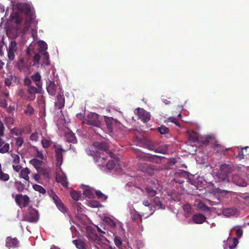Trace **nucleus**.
<instances>
[{"label":"nucleus","mask_w":249,"mask_h":249,"mask_svg":"<svg viewBox=\"0 0 249 249\" xmlns=\"http://www.w3.org/2000/svg\"><path fill=\"white\" fill-rule=\"evenodd\" d=\"M17 12L13 14V18L17 24H20L23 18V15L25 16V22L24 28L28 30L30 24L35 20V12L32 10L30 5L26 3H18L16 5Z\"/></svg>","instance_id":"1"},{"label":"nucleus","mask_w":249,"mask_h":249,"mask_svg":"<svg viewBox=\"0 0 249 249\" xmlns=\"http://www.w3.org/2000/svg\"><path fill=\"white\" fill-rule=\"evenodd\" d=\"M18 204L23 213V219L25 221L36 223L38 220V211L33 208L31 203H18Z\"/></svg>","instance_id":"2"},{"label":"nucleus","mask_w":249,"mask_h":249,"mask_svg":"<svg viewBox=\"0 0 249 249\" xmlns=\"http://www.w3.org/2000/svg\"><path fill=\"white\" fill-rule=\"evenodd\" d=\"M200 142L202 144L205 145L211 144L212 147L216 150L217 153L223 155L225 154L226 151L231 150V148H225L224 146L219 144L213 135H208L202 138Z\"/></svg>","instance_id":"3"},{"label":"nucleus","mask_w":249,"mask_h":249,"mask_svg":"<svg viewBox=\"0 0 249 249\" xmlns=\"http://www.w3.org/2000/svg\"><path fill=\"white\" fill-rule=\"evenodd\" d=\"M83 123L89 125V128L93 129L97 134H100V132L102 131L99 116L96 113L90 112L88 114Z\"/></svg>","instance_id":"4"},{"label":"nucleus","mask_w":249,"mask_h":249,"mask_svg":"<svg viewBox=\"0 0 249 249\" xmlns=\"http://www.w3.org/2000/svg\"><path fill=\"white\" fill-rule=\"evenodd\" d=\"M174 180L176 182L182 184V187L183 191L187 193H191V189L189 187L190 185L193 186L192 183H190V178L188 173L185 171H181L177 172L175 175Z\"/></svg>","instance_id":"5"},{"label":"nucleus","mask_w":249,"mask_h":249,"mask_svg":"<svg viewBox=\"0 0 249 249\" xmlns=\"http://www.w3.org/2000/svg\"><path fill=\"white\" fill-rule=\"evenodd\" d=\"M104 220L107 225L118 231L119 233L124 232V230L123 228V224L114 217L105 216Z\"/></svg>","instance_id":"6"},{"label":"nucleus","mask_w":249,"mask_h":249,"mask_svg":"<svg viewBox=\"0 0 249 249\" xmlns=\"http://www.w3.org/2000/svg\"><path fill=\"white\" fill-rule=\"evenodd\" d=\"M235 230L236 231V235L237 237H234L233 239L228 238V241L229 242V249H233L238 245V238H241L243 235V230L241 228H238V226H235L232 228L231 231Z\"/></svg>","instance_id":"7"},{"label":"nucleus","mask_w":249,"mask_h":249,"mask_svg":"<svg viewBox=\"0 0 249 249\" xmlns=\"http://www.w3.org/2000/svg\"><path fill=\"white\" fill-rule=\"evenodd\" d=\"M157 208L158 209H164L165 208V206L163 205V203H145L144 206V211H149L150 213L148 212H146V213L147 214V217L152 214L156 210Z\"/></svg>","instance_id":"8"},{"label":"nucleus","mask_w":249,"mask_h":249,"mask_svg":"<svg viewBox=\"0 0 249 249\" xmlns=\"http://www.w3.org/2000/svg\"><path fill=\"white\" fill-rule=\"evenodd\" d=\"M235 193L231 191L218 188L216 190V193L214 195L217 196V200L222 201L224 198H228L232 195H235Z\"/></svg>","instance_id":"9"},{"label":"nucleus","mask_w":249,"mask_h":249,"mask_svg":"<svg viewBox=\"0 0 249 249\" xmlns=\"http://www.w3.org/2000/svg\"><path fill=\"white\" fill-rule=\"evenodd\" d=\"M18 51L17 43L15 40H12L10 41L8 50H7V56L9 60L12 61L14 60L15 57V53Z\"/></svg>","instance_id":"10"},{"label":"nucleus","mask_w":249,"mask_h":249,"mask_svg":"<svg viewBox=\"0 0 249 249\" xmlns=\"http://www.w3.org/2000/svg\"><path fill=\"white\" fill-rule=\"evenodd\" d=\"M81 188L83 190V195L86 198L91 199L94 198L95 193V189L88 185L84 184L81 185Z\"/></svg>","instance_id":"11"},{"label":"nucleus","mask_w":249,"mask_h":249,"mask_svg":"<svg viewBox=\"0 0 249 249\" xmlns=\"http://www.w3.org/2000/svg\"><path fill=\"white\" fill-rule=\"evenodd\" d=\"M140 169L150 176L154 174V171L156 170L155 166L153 165L148 164L145 163H142L140 164Z\"/></svg>","instance_id":"12"},{"label":"nucleus","mask_w":249,"mask_h":249,"mask_svg":"<svg viewBox=\"0 0 249 249\" xmlns=\"http://www.w3.org/2000/svg\"><path fill=\"white\" fill-rule=\"evenodd\" d=\"M54 106L58 109L63 108L65 106V98L63 94L59 93L56 96Z\"/></svg>","instance_id":"13"},{"label":"nucleus","mask_w":249,"mask_h":249,"mask_svg":"<svg viewBox=\"0 0 249 249\" xmlns=\"http://www.w3.org/2000/svg\"><path fill=\"white\" fill-rule=\"evenodd\" d=\"M223 214L227 217L238 216L239 215V211L235 208H229L224 209L222 211Z\"/></svg>","instance_id":"14"},{"label":"nucleus","mask_w":249,"mask_h":249,"mask_svg":"<svg viewBox=\"0 0 249 249\" xmlns=\"http://www.w3.org/2000/svg\"><path fill=\"white\" fill-rule=\"evenodd\" d=\"M232 180L235 184L239 186L245 187L247 185V182L246 180L238 175H233Z\"/></svg>","instance_id":"15"},{"label":"nucleus","mask_w":249,"mask_h":249,"mask_svg":"<svg viewBox=\"0 0 249 249\" xmlns=\"http://www.w3.org/2000/svg\"><path fill=\"white\" fill-rule=\"evenodd\" d=\"M19 242L17 238L7 237L6 239V246L7 248H17L19 247Z\"/></svg>","instance_id":"16"},{"label":"nucleus","mask_w":249,"mask_h":249,"mask_svg":"<svg viewBox=\"0 0 249 249\" xmlns=\"http://www.w3.org/2000/svg\"><path fill=\"white\" fill-rule=\"evenodd\" d=\"M39 89H38L37 87L36 88L32 85L28 87L27 91L31 96V97H28L26 100L29 101L34 100L36 97L35 94L39 93Z\"/></svg>","instance_id":"17"},{"label":"nucleus","mask_w":249,"mask_h":249,"mask_svg":"<svg viewBox=\"0 0 249 249\" xmlns=\"http://www.w3.org/2000/svg\"><path fill=\"white\" fill-rule=\"evenodd\" d=\"M105 122L108 131L109 132H112L113 131V126L111 125L113 124H120V123L116 119H114L111 117H105Z\"/></svg>","instance_id":"18"},{"label":"nucleus","mask_w":249,"mask_h":249,"mask_svg":"<svg viewBox=\"0 0 249 249\" xmlns=\"http://www.w3.org/2000/svg\"><path fill=\"white\" fill-rule=\"evenodd\" d=\"M138 115L142 118L143 122L146 123L150 119V113L146 111L143 109L139 108L138 110Z\"/></svg>","instance_id":"19"},{"label":"nucleus","mask_w":249,"mask_h":249,"mask_svg":"<svg viewBox=\"0 0 249 249\" xmlns=\"http://www.w3.org/2000/svg\"><path fill=\"white\" fill-rule=\"evenodd\" d=\"M46 89L50 95L54 96L56 94L57 86L53 81H50Z\"/></svg>","instance_id":"20"},{"label":"nucleus","mask_w":249,"mask_h":249,"mask_svg":"<svg viewBox=\"0 0 249 249\" xmlns=\"http://www.w3.org/2000/svg\"><path fill=\"white\" fill-rule=\"evenodd\" d=\"M93 146L96 149L106 152L108 150V146L105 142H95L93 143Z\"/></svg>","instance_id":"21"},{"label":"nucleus","mask_w":249,"mask_h":249,"mask_svg":"<svg viewBox=\"0 0 249 249\" xmlns=\"http://www.w3.org/2000/svg\"><path fill=\"white\" fill-rule=\"evenodd\" d=\"M217 177L219 178L220 182H223L227 183L228 184V187H229L231 183L229 181L228 175L219 171L217 174Z\"/></svg>","instance_id":"22"},{"label":"nucleus","mask_w":249,"mask_h":249,"mask_svg":"<svg viewBox=\"0 0 249 249\" xmlns=\"http://www.w3.org/2000/svg\"><path fill=\"white\" fill-rule=\"evenodd\" d=\"M30 173V170L27 167L24 168L21 170L20 172L19 173L20 177L24 179L26 181H27V182L26 183L28 184V186L29 185V174Z\"/></svg>","instance_id":"23"},{"label":"nucleus","mask_w":249,"mask_h":249,"mask_svg":"<svg viewBox=\"0 0 249 249\" xmlns=\"http://www.w3.org/2000/svg\"><path fill=\"white\" fill-rule=\"evenodd\" d=\"M10 149V145L8 143L0 138V153L4 154L8 152Z\"/></svg>","instance_id":"24"},{"label":"nucleus","mask_w":249,"mask_h":249,"mask_svg":"<svg viewBox=\"0 0 249 249\" xmlns=\"http://www.w3.org/2000/svg\"><path fill=\"white\" fill-rule=\"evenodd\" d=\"M62 152H65V150L61 148H57L55 149V158L56 161L57 163H59L60 165L62 164L63 161Z\"/></svg>","instance_id":"25"},{"label":"nucleus","mask_w":249,"mask_h":249,"mask_svg":"<svg viewBox=\"0 0 249 249\" xmlns=\"http://www.w3.org/2000/svg\"><path fill=\"white\" fill-rule=\"evenodd\" d=\"M206 220V217L200 213H196L193 216V220L194 223L196 224H202Z\"/></svg>","instance_id":"26"},{"label":"nucleus","mask_w":249,"mask_h":249,"mask_svg":"<svg viewBox=\"0 0 249 249\" xmlns=\"http://www.w3.org/2000/svg\"><path fill=\"white\" fill-rule=\"evenodd\" d=\"M32 80L36 83V87L38 89L42 87V83L41 82V75L38 72L31 76Z\"/></svg>","instance_id":"27"},{"label":"nucleus","mask_w":249,"mask_h":249,"mask_svg":"<svg viewBox=\"0 0 249 249\" xmlns=\"http://www.w3.org/2000/svg\"><path fill=\"white\" fill-rule=\"evenodd\" d=\"M158 157L157 156H152L150 155V156H148L144 155L142 154H139L137 155V158L139 160H142L143 161H150L152 162L154 160V158Z\"/></svg>","instance_id":"28"},{"label":"nucleus","mask_w":249,"mask_h":249,"mask_svg":"<svg viewBox=\"0 0 249 249\" xmlns=\"http://www.w3.org/2000/svg\"><path fill=\"white\" fill-rule=\"evenodd\" d=\"M56 179L58 182H60L64 187H68V182L65 175L57 176Z\"/></svg>","instance_id":"29"},{"label":"nucleus","mask_w":249,"mask_h":249,"mask_svg":"<svg viewBox=\"0 0 249 249\" xmlns=\"http://www.w3.org/2000/svg\"><path fill=\"white\" fill-rule=\"evenodd\" d=\"M232 171V167L230 164H224L220 166V171L227 175Z\"/></svg>","instance_id":"30"},{"label":"nucleus","mask_w":249,"mask_h":249,"mask_svg":"<svg viewBox=\"0 0 249 249\" xmlns=\"http://www.w3.org/2000/svg\"><path fill=\"white\" fill-rule=\"evenodd\" d=\"M29 198L27 195H22V194L17 195L15 197L16 202H28Z\"/></svg>","instance_id":"31"},{"label":"nucleus","mask_w":249,"mask_h":249,"mask_svg":"<svg viewBox=\"0 0 249 249\" xmlns=\"http://www.w3.org/2000/svg\"><path fill=\"white\" fill-rule=\"evenodd\" d=\"M65 138L66 140L72 143H75L76 142L77 140L76 139L75 136L74 134L71 132H68L65 133Z\"/></svg>","instance_id":"32"},{"label":"nucleus","mask_w":249,"mask_h":249,"mask_svg":"<svg viewBox=\"0 0 249 249\" xmlns=\"http://www.w3.org/2000/svg\"><path fill=\"white\" fill-rule=\"evenodd\" d=\"M72 243L78 249H86L85 243L81 240H74L72 241Z\"/></svg>","instance_id":"33"},{"label":"nucleus","mask_w":249,"mask_h":249,"mask_svg":"<svg viewBox=\"0 0 249 249\" xmlns=\"http://www.w3.org/2000/svg\"><path fill=\"white\" fill-rule=\"evenodd\" d=\"M95 195L97 199L100 200L101 201H106L107 200L108 196L105 194H103L100 190H96Z\"/></svg>","instance_id":"34"},{"label":"nucleus","mask_w":249,"mask_h":249,"mask_svg":"<svg viewBox=\"0 0 249 249\" xmlns=\"http://www.w3.org/2000/svg\"><path fill=\"white\" fill-rule=\"evenodd\" d=\"M168 146L166 144H164L160 146L158 148H155V152L161 153L165 154L168 151Z\"/></svg>","instance_id":"35"},{"label":"nucleus","mask_w":249,"mask_h":249,"mask_svg":"<svg viewBox=\"0 0 249 249\" xmlns=\"http://www.w3.org/2000/svg\"><path fill=\"white\" fill-rule=\"evenodd\" d=\"M17 66L19 71H23L25 70L26 68V63L24 62V60L23 58H21L18 60L17 63Z\"/></svg>","instance_id":"36"},{"label":"nucleus","mask_w":249,"mask_h":249,"mask_svg":"<svg viewBox=\"0 0 249 249\" xmlns=\"http://www.w3.org/2000/svg\"><path fill=\"white\" fill-rule=\"evenodd\" d=\"M184 211L185 213V216L189 217L192 214V208L189 203H186L182 206Z\"/></svg>","instance_id":"37"},{"label":"nucleus","mask_w":249,"mask_h":249,"mask_svg":"<svg viewBox=\"0 0 249 249\" xmlns=\"http://www.w3.org/2000/svg\"><path fill=\"white\" fill-rule=\"evenodd\" d=\"M42 161L36 159H33L30 161V163L32 164L34 167L37 169L42 165Z\"/></svg>","instance_id":"38"},{"label":"nucleus","mask_w":249,"mask_h":249,"mask_svg":"<svg viewBox=\"0 0 249 249\" xmlns=\"http://www.w3.org/2000/svg\"><path fill=\"white\" fill-rule=\"evenodd\" d=\"M71 196L73 200L78 201L81 197V194L79 192L73 190L71 192Z\"/></svg>","instance_id":"39"},{"label":"nucleus","mask_w":249,"mask_h":249,"mask_svg":"<svg viewBox=\"0 0 249 249\" xmlns=\"http://www.w3.org/2000/svg\"><path fill=\"white\" fill-rule=\"evenodd\" d=\"M48 194L49 196L52 198L53 200L54 201V202H59L60 200L57 196L55 194V193L52 190L48 191Z\"/></svg>","instance_id":"40"},{"label":"nucleus","mask_w":249,"mask_h":249,"mask_svg":"<svg viewBox=\"0 0 249 249\" xmlns=\"http://www.w3.org/2000/svg\"><path fill=\"white\" fill-rule=\"evenodd\" d=\"M197 207L199 210L203 211H213V208H210L205 205V203H198Z\"/></svg>","instance_id":"41"},{"label":"nucleus","mask_w":249,"mask_h":249,"mask_svg":"<svg viewBox=\"0 0 249 249\" xmlns=\"http://www.w3.org/2000/svg\"><path fill=\"white\" fill-rule=\"evenodd\" d=\"M58 209L63 213H65L68 212V209L65 206L64 203H55Z\"/></svg>","instance_id":"42"},{"label":"nucleus","mask_w":249,"mask_h":249,"mask_svg":"<svg viewBox=\"0 0 249 249\" xmlns=\"http://www.w3.org/2000/svg\"><path fill=\"white\" fill-rule=\"evenodd\" d=\"M145 190L147 195L149 197L154 196L157 194V192L155 190L151 189L150 187H147L145 188Z\"/></svg>","instance_id":"43"},{"label":"nucleus","mask_w":249,"mask_h":249,"mask_svg":"<svg viewBox=\"0 0 249 249\" xmlns=\"http://www.w3.org/2000/svg\"><path fill=\"white\" fill-rule=\"evenodd\" d=\"M237 199L240 201H242V200L249 201V193L242 194L239 195L237 196Z\"/></svg>","instance_id":"44"},{"label":"nucleus","mask_w":249,"mask_h":249,"mask_svg":"<svg viewBox=\"0 0 249 249\" xmlns=\"http://www.w3.org/2000/svg\"><path fill=\"white\" fill-rule=\"evenodd\" d=\"M33 188L35 190L38 191L42 194H44L46 193L45 189L40 185L35 184L33 185Z\"/></svg>","instance_id":"45"},{"label":"nucleus","mask_w":249,"mask_h":249,"mask_svg":"<svg viewBox=\"0 0 249 249\" xmlns=\"http://www.w3.org/2000/svg\"><path fill=\"white\" fill-rule=\"evenodd\" d=\"M42 59L44 64H45L46 65H49L50 64L49 54L48 52H45L43 53L42 55Z\"/></svg>","instance_id":"46"},{"label":"nucleus","mask_w":249,"mask_h":249,"mask_svg":"<svg viewBox=\"0 0 249 249\" xmlns=\"http://www.w3.org/2000/svg\"><path fill=\"white\" fill-rule=\"evenodd\" d=\"M158 131L161 134H166L169 132V129L164 125H161L158 128Z\"/></svg>","instance_id":"47"},{"label":"nucleus","mask_w":249,"mask_h":249,"mask_svg":"<svg viewBox=\"0 0 249 249\" xmlns=\"http://www.w3.org/2000/svg\"><path fill=\"white\" fill-rule=\"evenodd\" d=\"M34 109L30 104H28L26 109L24 110V113L27 114L32 115L34 113Z\"/></svg>","instance_id":"48"},{"label":"nucleus","mask_w":249,"mask_h":249,"mask_svg":"<svg viewBox=\"0 0 249 249\" xmlns=\"http://www.w3.org/2000/svg\"><path fill=\"white\" fill-rule=\"evenodd\" d=\"M11 156L13 158V163L16 164H18L19 163L20 157L18 155L12 153L11 154Z\"/></svg>","instance_id":"49"},{"label":"nucleus","mask_w":249,"mask_h":249,"mask_svg":"<svg viewBox=\"0 0 249 249\" xmlns=\"http://www.w3.org/2000/svg\"><path fill=\"white\" fill-rule=\"evenodd\" d=\"M15 185L17 190L20 192L22 191L25 187V185L19 181L16 182Z\"/></svg>","instance_id":"50"},{"label":"nucleus","mask_w":249,"mask_h":249,"mask_svg":"<svg viewBox=\"0 0 249 249\" xmlns=\"http://www.w3.org/2000/svg\"><path fill=\"white\" fill-rule=\"evenodd\" d=\"M24 143V140L21 137H18L16 138V144L17 147H20Z\"/></svg>","instance_id":"51"},{"label":"nucleus","mask_w":249,"mask_h":249,"mask_svg":"<svg viewBox=\"0 0 249 249\" xmlns=\"http://www.w3.org/2000/svg\"><path fill=\"white\" fill-rule=\"evenodd\" d=\"M237 148L240 149L237 157L239 159H243L244 158L245 154L244 152V149L240 146H238Z\"/></svg>","instance_id":"52"},{"label":"nucleus","mask_w":249,"mask_h":249,"mask_svg":"<svg viewBox=\"0 0 249 249\" xmlns=\"http://www.w3.org/2000/svg\"><path fill=\"white\" fill-rule=\"evenodd\" d=\"M144 147L151 151H155V145L151 142H148L145 143Z\"/></svg>","instance_id":"53"},{"label":"nucleus","mask_w":249,"mask_h":249,"mask_svg":"<svg viewBox=\"0 0 249 249\" xmlns=\"http://www.w3.org/2000/svg\"><path fill=\"white\" fill-rule=\"evenodd\" d=\"M131 215L133 220H136L141 217V215L135 210L131 212Z\"/></svg>","instance_id":"54"},{"label":"nucleus","mask_w":249,"mask_h":249,"mask_svg":"<svg viewBox=\"0 0 249 249\" xmlns=\"http://www.w3.org/2000/svg\"><path fill=\"white\" fill-rule=\"evenodd\" d=\"M41 144L44 148H47L50 146L51 142L49 140L44 139L41 141Z\"/></svg>","instance_id":"55"},{"label":"nucleus","mask_w":249,"mask_h":249,"mask_svg":"<svg viewBox=\"0 0 249 249\" xmlns=\"http://www.w3.org/2000/svg\"><path fill=\"white\" fill-rule=\"evenodd\" d=\"M114 243L116 246L120 248L122 245V240L121 238L119 236H116L114 239Z\"/></svg>","instance_id":"56"},{"label":"nucleus","mask_w":249,"mask_h":249,"mask_svg":"<svg viewBox=\"0 0 249 249\" xmlns=\"http://www.w3.org/2000/svg\"><path fill=\"white\" fill-rule=\"evenodd\" d=\"M115 164L113 160H110L107 163V168L108 170H112L115 167Z\"/></svg>","instance_id":"57"},{"label":"nucleus","mask_w":249,"mask_h":249,"mask_svg":"<svg viewBox=\"0 0 249 249\" xmlns=\"http://www.w3.org/2000/svg\"><path fill=\"white\" fill-rule=\"evenodd\" d=\"M73 207L76 209L78 213H81L83 212L81 203H73Z\"/></svg>","instance_id":"58"},{"label":"nucleus","mask_w":249,"mask_h":249,"mask_svg":"<svg viewBox=\"0 0 249 249\" xmlns=\"http://www.w3.org/2000/svg\"><path fill=\"white\" fill-rule=\"evenodd\" d=\"M40 50L45 51L47 49V44L44 41H40L39 43Z\"/></svg>","instance_id":"59"},{"label":"nucleus","mask_w":249,"mask_h":249,"mask_svg":"<svg viewBox=\"0 0 249 249\" xmlns=\"http://www.w3.org/2000/svg\"><path fill=\"white\" fill-rule=\"evenodd\" d=\"M38 138L39 136L38 135V133H34L32 134V135L30 136V139L31 141L36 142L38 140Z\"/></svg>","instance_id":"60"},{"label":"nucleus","mask_w":249,"mask_h":249,"mask_svg":"<svg viewBox=\"0 0 249 249\" xmlns=\"http://www.w3.org/2000/svg\"><path fill=\"white\" fill-rule=\"evenodd\" d=\"M135 245L138 249H141L144 247L143 242L141 240H136L135 241Z\"/></svg>","instance_id":"61"},{"label":"nucleus","mask_w":249,"mask_h":249,"mask_svg":"<svg viewBox=\"0 0 249 249\" xmlns=\"http://www.w3.org/2000/svg\"><path fill=\"white\" fill-rule=\"evenodd\" d=\"M31 84H32L31 80L28 77H25L24 80V85L29 87V86H32Z\"/></svg>","instance_id":"62"},{"label":"nucleus","mask_w":249,"mask_h":249,"mask_svg":"<svg viewBox=\"0 0 249 249\" xmlns=\"http://www.w3.org/2000/svg\"><path fill=\"white\" fill-rule=\"evenodd\" d=\"M88 206L92 208H99L102 207L101 203H88Z\"/></svg>","instance_id":"63"},{"label":"nucleus","mask_w":249,"mask_h":249,"mask_svg":"<svg viewBox=\"0 0 249 249\" xmlns=\"http://www.w3.org/2000/svg\"><path fill=\"white\" fill-rule=\"evenodd\" d=\"M168 121L170 122L174 123L177 126H179V123L177 121L176 119L174 117H170Z\"/></svg>","instance_id":"64"}]
</instances>
